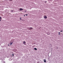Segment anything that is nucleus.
I'll use <instances>...</instances> for the list:
<instances>
[{"label":"nucleus","instance_id":"f257e3e1","mask_svg":"<svg viewBox=\"0 0 63 63\" xmlns=\"http://www.w3.org/2000/svg\"><path fill=\"white\" fill-rule=\"evenodd\" d=\"M44 18H47V16H44Z\"/></svg>","mask_w":63,"mask_h":63},{"label":"nucleus","instance_id":"f03ea898","mask_svg":"<svg viewBox=\"0 0 63 63\" xmlns=\"http://www.w3.org/2000/svg\"><path fill=\"white\" fill-rule=\"evenodd\" d=\"M19 10H20V11H22V10H23V9L22 8H20L19 9Z\"/></svg>","mask_w":63,"mask_h":63},{"label":"nucleus","instance_id":"7ed1b4c3","mask_svg":"<svg viewBox=\"0 0 63 63\" xmlns=\"http://www.w3.org/2000/svg\"><path fill=\"white\" fill-rule=\"evenodd\" d=\"M29 29H30L31 30L33 29V28L30 27V28Z\"/></svg>","mask_w":63,"mask_h":63},{"label":"nucleus","instance_id":"20e7f679","mask_svg":"<svg viewBox=\"0 0 63 63\" xmlns=\"http://www.w3.org/2000/svg\"><path fill=\"white\" fill-rule=\"evenodd\" d=\"M25 43H26L25 42V41H23V44H25Z\"/></svg>","mask_w":63,"mask_h":63},{"label":"nucleus","instance_id":"39448f33","mask_svg":"<svg viewBox=\"0 0 63 63\" xmlns=\"http://www.w3.org/2000/svg\"><path fill=\"white\" fill-rule=\"evenodd\" d=\"M44 62L45 63L46 62V59H45L44 60Z\"/></svg>","mask_w":63,"mask_h":63},{"label":"nucleus","instance_id":"423d86ee","mask_svg":"<svg viewBox=\"0 0 63 63\" xmlns=\"http://www.w3.org/2000/svg\"><path fill=\"white\" fill-rule=\"evenodd\" d=\"M47 35H49L50 34V33L49 32H47Z\"/></svg>","mask_w":63,"mask_h":63},{"label":"nucleus","instance_id":"0eeeda50","mask_svg":"<svg viewBox=\"0 0 63 63\" xmlns=\"http://www.w3.org/2000/svg\"><path fill=\"white\" fill-rule=\"evenodd\" d=\"M34 49H35V50H37V49L35 48H34Z\"/></svg>","mask_w":63,"mask_h":63},{"label":"nucleus","instance_id":"6e6552de","mask_svg":"<svg viewBox=\"0 0 63 63\" xmlns=\"http://www.w3.org/2000/svg\"><path fill=\"white\" fill-rule=\"evenodd\" d=\"M13 43V42H10V44L11 45H12V44Z\"/></svg>","mask_w":63,"mask_h":63},{"label":"nucleus","instance_id":"1a4fd4ad","mask_svg":"<svg viewBox=\"0 0 63 63\" xmlns=\"http://www.w3.org/2000/svg\"><path fill=\"white\" fill-rule=\"evenodd\" d=\"M13 0H10V1H12Z\"/></svg>","mask_w":63,"mask_h":63},{"label":"nucleus","instance_id":"9d476101","mask_svg":"<svg viewBox=\"0 0 63 63\" xmlns=\"http://www.w3.org/2000/svg\"><path fill=\"white\" fill-rule=\"evenodd\" d=\"M59 35H60V32H59Z\"/></svg>","mask_w":63,"mask_h":63},{"label":"nucleus","instance_id":"9b49d317","mask_svg":"<svg viewBox=\"0 0 63 63\" xmlns=\"http://www.w3.org/2000/svg\"><path fill=\"white\" fill-rule=\"evenodd\" d=\"M1 19V17H0V19Z\"/></svg>","mask_w":63,"mask_h":63},{"label":"nucleus","instance_id":"f8f14e48","mask_svg":"<svg viewBox=\"0 0 63 63\" xmlns=\"http://www.w3.org/2000/svg\"><path fill=\"white\" fill-rule=\"evenodd\" d=\"M14 54H13V56H14Z\"/></svg>","mask_w":63,"mask_h":63},{"label":"nucleus","instance_id":"ddd939ff","mask_svg":"<svg viewBox=\"0 0 63 63\" xmlns=\"http://www.w3.org/2000/svg\"><path fill=\"white\" fill-rule=\"evenodd\" d=\"M3 63H5V62H3Z\"/></svg>","mask_w":63,"mask_h":63},{"label":"nucleus","instance_id":"4468645a","mask_svg":"<svg viewBox=\"0 0 63 63\" xmlns=\"http://www.w3.org/2000/svg\"><path fill=\"white\" fill-rule=\"evenodd\" d=\"M26 16H28V15L26 14Z\"/></svg>","mask_w":63,"mask_h":63},{"label":"nucleus","instance_id":"2eb2a0df","mask_svg":"<svg viewBox=\"0 0 63 63\" xmlns=\"http://www.w3.org/2000/svg\"><path fill=\"white\" fill-rule=\"evenodd\" d=\"M11 12H13V10Z\"/></svg>","mask_w":63,"mask_h":63},{"label":"nucleus","instance_id":"dca6fc26","mask_svg":"<svg viewBox=\"0 0 63 63\" xmlns=\"http://www.w3.org/2000/svg\"><path fill=\"white\" fill-rule=\"evenodd\" d=\"M47 2V1H45V2L46 3Z\"/></svg>","mask_w":63,"mask_h":63},{"label":"nucleus","instance_id":"f3484780","mask_svg":"<svg viewBox=\"0 0 63 63\" xmlns=\"http://www.w3.org/2000/svg\"><path fill=\"white\" fill-rule=\"evenodd\" d=\"M60 32H63V31H60Z\"/></svg>","mask_w":63,"mask_h":63},{"label":"nucleus","instance_id":"a211bd4d","mask_svg":"<svg viewBox=\"0 0 63 63\" xmlns=\"http://www.w3.org/2000/svg\"><path fill=\"white\" fill-rule=\"evenodd\" d=\"M25 16V15H24V16Z\"/></svg>","mask_w":63,"mask_h":63},{"label":"nucleus","instance_id":"6ab92c4d","mask_svg":"<svg viewBox=\"0 0 63 63\" xmlns=\"http://www.w3.org/2000/svg\"><path fill=\"white\" fill-rule=\"evenodd\" d=\"M1 19H0V21H1Z\"/></svg>","mask_w":63,"mask_h":63},{"label":"nucleus","instance_id":"aec40b11","mask_svg":"<svg viewBox=\"0 0 63 63\" xmlns=\"http://www.w3.org/2000/svg\"><path fill=\"white\" fill-rule=\"evenodd\" d=\"M8 46H9V45H8Z\"/></svg>","mask_w":63,"mask_h":63},{"label":"nucleus","instance_id":"412c9836","mask_svg":"<svg viewBox=\"0 0 63 63\" xmlns=\"http://www.w3.org/2000/svg\"><path fill=\"white\" fill-rule=\"evenodd\" d=\"M20 19H21V18H20Z\"/></svg>","mask_w":63,"mask_h":63},{"label":"nucleus","instance_id":"4be33fe9","mask_svg":"<svg viewBox=\"0 0 63 63\" xmlns=\"http://www.w3.org/2000/svg\"><path fill=\"white\" fill-rule=\"evenodd\" d=\"M10 46H11V44H10Z\"/></svg>","mask_w":63,"mask_h":63},{"label":"nucleus","instance_id":"5701e85b","mask_svg":"<svg viewBox=\"0 0 63 63\" xmlns=\"http://www.w3.org/2000/svg\"><path fill=\"white\" fill-rule=\"evenodd\" d=\"M25 12H26V11H25Z\"/></svg>","mask_w":63,"mask_h":63}]
</instances>
